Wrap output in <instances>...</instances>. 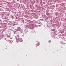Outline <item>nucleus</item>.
Masks as SVG:
<instances>
[{"mask_svg": "<svg viewBox=\"0 0 66 66\" xmlns=\"http://www.w3.org/2000/svg\"><path fill=\"white\" fill-rule=\"evenodd\" d=\"M19 42H22L23 41V40H22V38H20L19 39V40H18V42H19Z\"/></svg>", "mask_w": 66, "mask_h": 66, "instance_id": "nucleus-1", "label": "nucleus"}, {"mask_svg": "<svg viewBox=\"0 0 66 66\" xmlns=\"http://www.w3.org/2000/svg\"><path fill=\"white\" fill-rule=\"evenodd\" d=\"M15 37H16V41L17 42V43H18V42H19V41H18V40H19V38L17 36H15Z\"/></svg>", "mask_w": 66, "mask_h": 66, "instance_id": "nucleus-2", "label": "nucleus"}, {"mask_svg": "<svg viewBox=\"0 0 66 66\" xmlns=\"http://www.w3.org/2000/svg\"><path fill=\"white\" fill-rule=\"evenodd\" d=\"M16 36H17L19 38V35H17Z\"/></svg>", "mask_w": 66, "mask_h": 66, "instance_id": "nucleus-3", "label": "nucleus"}, {"mask_svg": "<svg viewBox=\"0 0 66 66\" xmlns=\"http://www.w3.org/2000/svg\"><path fill=\"white\" fill-rule=\"evenodd\" d=\"M21 33H22V34H23V32H21V31H20V33L21 34Z\"/></svg>", "mask_w": 66, "mask_h": 66, "instance_id": "nucleus-4", "label": "nucleus"}, {"mask_svg": "<svg viewBox=\"0 0 66 66\" xmlns=\"http://www.w3.org/2000/svg\"><path fill=\"white\" fill-rule=\"evenodd\" d=\"M7 37H9H9H10V36H7Z\"/></svg>", "mask_w": 66, "mask_h": 66, "instance_id": "nucleus-5", "label": "nucleus"}, {"mask_svg": "<svg viewBox=\"0 0 66 66\" xmlns=\"http://www.w3.org/2000/svg\"><path fill=\"white\" fill-rule=\"evenodd\" d=\"M38 44H40V43H38Z\"/></svg>", "mask_w": 66, "mask_h": 66, "instance_id": "nucleus-6", "label": "nucleus"}, {"mask_svg": "<svg viewBox=\"0 0 66 66\" xmlns=\"http://www.w3.org/2000/svg\"><path fill=\"white\" fill-rule=\"evenodd\" d=\"M10 43H11V42H10Z\"/></svg>", "mask_w": 66, "mask_h": 66, "instance_id": "nucleus-7", "label": "nucleus"}]
</instances>
